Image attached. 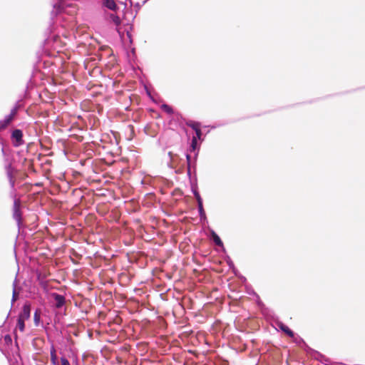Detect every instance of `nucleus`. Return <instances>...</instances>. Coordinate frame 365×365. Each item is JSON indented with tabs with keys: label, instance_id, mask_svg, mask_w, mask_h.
I'll list each match as a JSON object with an SVG mask.
<instances>
[{
	"label": "nucleus",
	"instance_id": "9d476101",
	"mask_svg": "<svg viewBox=\"0 0 365 365\" xmlns=\"http://www.w3.org/2000/svg\"><path fill=\"white\" fill-rule=\"evenodd\" d=\"M282 330L286 332L287 334H289V336H292L293 335V333L291 330H289L287 327H282Z\"/></svg>",
	"mask_w": 365,
	"mask_h": 365
},
{
	"label": "nucleus",
	"instance_id": "1a4fd4ad",
	"mask_svg": "<svg viewBox=\"0 0 365 365\" xmlns=\"http://www.w3.org/2000/svg\"><path fill=\"white\" fill-rule=\"evenodd\" d=\"M161 108L163 110H165V112H167L168 113H172V108L168 105L163 104L161 106Z\"/></svg>",
	"mask_w": 365,
	"mask_h": 365
},
{
	"label": "nucleus",
	"instance_id": "39448f33",
	"mask_svg": "<svg viewBox=\"0 0 365 365\" xmlns=\"http://www.w3.org/2000/svg\"><path fill=\"white\" fill-rule=\"evenodd\" d=\"M56 304L58 307H61L64 303V299L61 295H55Z\"/></svg>",
	"mask_w": 365,
	"mask_h": 365
},
{
	"label": "nucleus",
	"instance_id": "423d86ee",
	"mask_svg": "<svg viewBox=\"0 0 365 365\" xmlns=\"http://www.w3.org/2000/svg\"><path fill=\"white\" fill-rule=\"evenodd\" d=\"M110 19L112 20V21L116 25V26H119L120 24V20L119 19L118 16H114V15H111L110 16Z\"/></svg>",
	"mask_w": 365,
	"mask_h": 365
},
{
	"label": "nucleus",
	"instance_id": "dca6fc26",
	"mask_svg": "<svg viewBox=\"0 0 365 365\" xmlns=\"http://www.w3.org/2000/svg\"><path fill=\"white\" fill-rule=\"evenodd\" d=\"M13 297H14V299L15 300V292L14 293Z\"/></svg>",
	"mask_w": 365,
	"mask_h": 365
},
{
	"label": "nucleus",
	"instance_id": "f03ea898",
	"mask_svg": "<svg viewBox=\"0 0 365 365\" xmlns=\"http://www.w3.org/2000/svg\"><path fill=\"white\" fill-rule=\"evenodd\" d=\"M192 128L196 132V137H193V139L192 141V147L193 148V149H195L196 143H197V138H200L201 133H200V130L197 125H193Z\"/></svg>",
	"mask_w": 365,
	"mask_h": 365
},
{
	"label": "nucleus",
	"instance_id": "20e7f679",
	"mask_svg": "<svg viewBox=\"0 0 365 365\" xmlns=\"http://www.w3.org/2000/svg\"><path fill=\"white\" fill-rule=\"evenodd\" d=\"M104 5L111 9V10H115L116 9V4L115 3V1L113 0H106L105 1V3H104Z\"/></svg>",
	"mask_w": 365,
	"mask_h": 365
},
{
	"label": "nucleus",
	"instance_id": "4468645a",
	"mask_svg": "<svg viewBox=\"0 0 365 365\" xmlns=\"http://www.w3.org/2000/svg\"><path fill=\"white\" fill-rule=\"evenodd\" d=\"M127 36H128V39H129L130 42H131V40H130V34H129L128 32L127 33Z\"/></svg>",
	"mask_w": 365,
	"mask_h": 365
},
{
	"label": "nucleus",
	"instance_id": "0eeeda50",
	"mask_svg": "<svg viewBox=\"0 0 365 365\" xmlns=\"http://www.w3.org/2000/svg\"><path fill=\"white\" fill-rule=\"evenodd\" d=\"M24 322L25 320L19 319L17 327L20 331H23L24 329Z\"/></svg>",
	"mask_w": 365,
	"mask_h": 365
},
{
	"label": "nucleus",
	"instance_id": "f8f14e48",
	"mask_svg": "<svg viewBox=\"0 0 365 365\" xmlns=\"http://www.w3.org/2000/svg\"><path fill=\"white\" fill-rule=\"evenodd\" d=\"M61 365H70V364L67 359L63 358L61 359Z\"/></svg>",
	"mask_w": 365,
	"mask_h": 365
},
{
	"label": "nucleus",
	"instance_id": "9b49d317",
	"mask_svg": "<svg viewBox=\"0 0 365 365\" xmlns=\"http://www.w3.org/2000/svg\"><path fill=\"white\" fill-rule=\"evenodd\" d=\"M195 196H196L197 200L198 201L200 210H202V201H201V199H200V197L198 194L196 193Z\"/></svg>",
	"mask_w": 365,
	"mask_h": 365
},
{
	"label": "nucleus",
	"instance_id": "2eb2a0df",
	"mask_svg": "<svg viewBox=\"0 0 365 365\" xmlns=\"http://www.w3.org/2000/svg\"><path fill=\"white\" fill-rule=\"evenodd\" d=\"M38 317L37 314H35V320H36V321H37V320H38Z\"/></svg>",
	"mask_w": 365,
	"mask_h": 365
},
{
	"label": "nucleus",
	"instance_id": "7ed1b4c3",
	"mask_svg": "<svg viewBox=\"0 0 365 365\" xmlns=\"http://www.w3.org/2000/svg\"><path fill=\"white\" fill-rule=\"evenodd\" d=\"M12 136L16 140V142L19 144L21 140V138H22L21 131L19 130H14L13 132Z\"/></svg>",
	"mask_w": 365,
	"mask_h": 365
},
{
	"label": "nucleus",
	"instance_id": "6e6552de",
	"mask_svg": "<svg viewBox=\"0 0 365 365\" xmlns=\"http://www.w3.org/2000/svg\"><path fill=\"white\" fill-rule=\"evenodd\" d=\"M213 240L215 241V242L217 245H222V241L220 240V237L216 235V234H213Z\"/></svg>",
	"mask_w": 365,
	"mask_h": 365
},
{
	"label": "nucleus",
	"instance_id": "ddd939ff",
	"mask_svg": "<svg viewBox=\"0 0 365 365\" xmlns=\"http://www.w3.org/2000/svg\"><path fill=\"white\" fill-rule=\"evenodd\" d=\"M51 358H52V360H53V363H55V361L56 360V356L53 353H51Z\"/></svg>",
	"mask_w": 365,
	"mask_h": 365
},
{
	"label": "nucleus",
	"instance_id": "f257e3e1",
	"mask_svg": "<svg viewBox=\"0 0 365 365\" xmlns=\"http://www.w3.org/2000/svg\"><path fill=\"white\" fill-rule=\"evenodd\" d=\"M30 306L25 304L19 319L26 320L30 317Z\"/></svg>",
	"mask_w": 365,
	"mask_h": 365
}]
</instances>
